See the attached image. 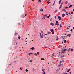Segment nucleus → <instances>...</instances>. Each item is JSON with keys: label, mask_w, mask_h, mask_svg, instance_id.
Segmentation results:
<instances>
[{"label": "nucleus", "mask_w": 74, "mask_h": 74, "mask_svg": "<svg viewBox=\"0 0 74 74\" xmlns=\"http://www.w3.org/2000/svg\"><path fill=\"white\" fill-rule=\"evenodd\" d=\"M56 25L57 26V27L59 26V23H58V21H56Z\"/></svg>", "instance_id": "1"}, {"label": "nucleus", "mask_w": 74, "mask_h": 74, "mask_svg": "<svg viewBox=\"0 0 74 74\" xmlns=\"http://www.w3.org/2000/svg\"><path fill=\"white\" fill-rule=\"evenodd\" d=\"M50 25H52V26H54V24L52 23H51L50 24Z\"/></svg>", "instance_id": "2"}, {"label": "nucleus", "mask_w": 74, "mask_h": 74, "mask_svg": "<svg viewBox=\"0 0 74 74\" xmlns=\"http://www.w3.org/2000/svg\"><path fill=\"white\" fill-rule=\"evenodd\" d=\"M40 38H43V37L42 36V35H41V33H40Z\"/></svg>", "instance_id": "3"}, {"label": "nucleus", "mask_w": 74, "mask_h": 74, "mask_svg": "<svg viewBox=\"0 0 74 74\" xmlns=\"http://www.w3.org/2000/svg\"><path fill=\"white\" fill-rule=\"evenodd\" d=\"M58 18L59 20H61V17H60V16H58Z\"/></svg>", "instance_id": "4"}, {"label": "nucleus", "mask_w": 74, "mask_h": 74, "mask_svg": "<svg viewBox=\"0 0 74 74\" xmlns=\"http://www.w3.org/2000/svg\"><path fill=\"white\" fill-rule=\"evenodd\" d=\"M61 53H64V50H62L61 51Z\"/></svg>", "instance_id": "5"}, {"label": "nucleus", "mask_w": 74, "mask_h": 74, "mask_svg": "<svg viewBox=\"0 0 74 74\" xmlns=\"http://www.w3.org/2000/svg\"><path fill=\"white\" fill-rule=\"evenodd\" d=\"M71 48H69V49H68L67 50V51H68V52H70L71 51Z\"/></svg>", "instance_id": "6"}, {"label": "nucleus", "mask_w": 74, "mask_h": 74, "mask_svg": "<svg viewBox=\"0 0 74 74\" xmlns=\"http://www.w3.org/2000/svg\"><path fill=\"white\" fill-rule=\"evenodd\" d=\"M61 1H62V0H60L59 1L58 4H60V3H61Z\"/></svg>", "instance_id": "7"}, {"label": "nucleus", "mask_w": 74, "mask_h": 74, "mask_svg": "<svg viewBox=\"0 0 74 74\" xmlns=\"http://www.w3.org/2000/svg\"><path fill=\"white\" fill-rule=\"evenodd\" d=\"M50 31L51 32H53L54 31V30H53V29H51L50 30Z\"/></svg>", "instance_id": "8"}, {"label": "nucleus", "mask_w": 74, "mask_h": 74, "mask_svg": "<svg viewBox=\"0 0 74 74\" xmlns=\"http://www.w3.org/2000/svg\"><path fill=\"white\" fill-rule=\"evenodd\" d=\"M40 11H43V9L41 8L40 9Z\"/></svg>", "instance_id": "9"}, {"label": "nucleus", "mask_w": 74, "mask_h": 74, "mask_svg": "<svg viewBox=\"0 0 74 74\" xmlns=\"http://www.w3.org/2000/svg\"><path fill=\"white\" fill-rule=\"evenodd\" d=\"M64 16H65V14H62V17H64Z\"/></svg>", "instance_id": "10"}, {"label": "nucleus", "mask_w": 74, "mask_h": 74, "mask_svg": "<svg viewBox=\"0 0 74 74\" xmlns=\"http://www.w3.org/2000/svg\"><path fill=\"white\" fill-rule=\"evenodd\" d=\"M14 35L15 36H17L18 35V33H15V34H14Z\"/></svg>", "instance_id": "11"}, {"label": "nucleus", "mask_w": 74, "mask_h": 74, "mask_svg": "<svg viewBox=\"0 0 74 74\" xmlns=\"http://www.w3.org/2000/svg\"><path fill=\"white\" fill-rule=\"evenodd\" d=\"M62 11H65V12H66V11L65 10V9H62Z\"/></svg>", "instance_id": "12"}, {"label": "nucleus", "mask_w": 74, "mask_h": 74, "mask_svg": "<svg viewBox=\"0 0 74 74\" xmlns=\"http://www.w3.org/2000/svg\"><path fill=\"white\" fill-rule=\"evenodd\" d=\"M71 52H73V49L72 48H71Z\"/></svg>", "instance_id": "13"}, {"label": "nucleus", "mask_w": 74, "mask_h": 74, "mask_svg": "<svg viewBox=\"0 0 74 74\" xmlns=\"http://www.w3.org/2000/svg\"><path fill=\"white\" fill-rule=\"evenodd\" d=\"M50 16H51V15L49 14V15L47 16V18H49V17H50Z\"/></svg>", "instance_id": "14"}, {"label": "nucleus", "mask_w": 74, "mask_h": 74, "mask_svg": "<svg viewBox=\"0 0 74 74\" xmlns=\"http://www.w3.org/2000/svg\"><path fill=\"white\" fill-rule=\"evenodd\" d=\"M71 34H69V35H67V36H68L69 37H70Z\"/></svg>", "instance_id": "15"}, {"label": "nucleus", "mask_w": 74, "mask_h": 74, "mask_svg": "<svg viewBox=\"0 0 74 74\" xmlns=\"http://www.w3.org/2000/svg\"><path fill=\"white\" fill-rule=\"evenodd\" d=\"M62 6V5H61L60 6V7L59 8V9H60V8H61V7Z\"/></svg>", "instance_id": "16"}, {"label": "nucleus", "mask_w": 74, "mask_h": 74, "mask_svg": "<svg viewBox=\"0 0 74 74\" xmlns=\"http://www.w3.org/2000/svg\"><path fill=\"white\" fill-rule=\"evenodd\" d=\"M70 70V69H69V70H67V72H69Z\"/></svg>", "instance_id": "17"}, {"label": "nucleus", "mask_w": 74, "mask_h": 74, "mask_svg": "<svg viewBox=\"0 0 74 74\" xmlns=\"http://www.w3.org/2000/svg\"><path fill=\"white\" fill-rule=\"evenodd\" d=\"M37 54L38 55H39L40 52H37Z\"/></svg>", "instance_id": "18"}, {"label": "nucleus", "mask_w": 74, "mask_h": 74, "mask_svg": "<svg viewBox=\"0 0 74 74\" xmlns=\"http://www.w3.org/2000/svg\"><path fill=\"white\" fill-rule=\"evenodd\" d=\"M31 49H32V50H33L34 49V47H32L30 48Z\"/></svg>", "instance_id": "19"}, {"label": "nucleus", "mask_w": 74, "mask_h": 74, "mask_svg": "<svg viewBox=\"0 0 74 74\" xmlns=\"http://www.w3.org/2000/svg\"><path fill=\"white\" fill-rule=\"evenodd\" d=\"M64 43H66V42H67V41H66V40H64Z\"/></svg>", "instance_id": "20"}, {"label": "nucleus", "mask_w": 74, "mask_h": 74, "mask_svg": "<svg viewBox=\"0 0 74 74\" xmlns=\"http://www.w3.org/2000/svg\"><path fill=\"white\" fill-rule=\"evenodd\" d=\"M57 38L56 39V41H57V40H58V39H59V38L58 37V36L57 37Z\"/></svg>", "instance_id": "21"}, {"label": "nucleus", "mask_w": 74, "mask_h": 74, "mask_svg": "<svg viewBox=\"0 0 74 74\" xmlns=\"http://www.w3.org/2000/svg\"><path fill=\"white\" fill-rule=\"evenodd\" d=\"M38 2H41V0H38Z\"/></svg>", "instance_id": "22"}, {"label": "nucleus", "mask_w": 74, "mask_h": 74, "mask_svg": "<svg viewBox=\"0 0 74 74\" xmlns=\"http://www.w3.org/2000/svg\"><path fill=\"white\" fill-rule=\"evenodd\" d=\"M72 7V5H71L69 6V8H70V7Z\"/></svg>", "instance_id": "23"}, {"label": "nucleus", "mask_w": 74, "mask_h": 74, "mask_svg": "<svg viewBox=\"0 0 74 74\" xmlns=\"http://www.w3.org/2000/svg\"><path fill=\"white\" fill-rule=\"evenodd\" d=\"M53 56H54V55L52 54L51 57H52V58H53Z\"/></svg>", "instance_id": "24"}, {"label": "nucleus", "mask_w": 74, "mask_h": 74, "mask_svg": "<svg viewBox=\"0 0 74 74\" xmlns=\"http://www.w3.org/2000/svg\"><path fill=\"white\" fill-rule=\"evenodd\" d=\"M54 31L52 32V34H54Z\"/></svg>", "instance_id": "25"}, {"label": "nucleus", "mask_w": 74, "mask_h": 74, "mask_svg": "<svg viewBox=\"0 0 74 74\" xmlns=\"http://www.w3.org/2000/svg\"><path fill=\"white\" fill-rule=\"evenodd\" d=\"M60 28L62 27V25H61V24H60Z\"/></svg>", "instance_id": "26"}, {"label": "nucleus", "mask_w": 74, "mask_h": 74, "mask_svg": "<svg viewBox=\"0 0 74 74\" xmlns=\"http://www.w3.org/2000/svg\"><path fill=\"white\" fill-rule=\"evenodd\" d=\"M52 21V18L50 19V21Z\"/></svg>", "instance_id": "27"}, {"label": "nucleus", "mask_w": 74, "mask_h": 74, "mask_svg": "<svg viewBox=\"0 0 74 74\" xmlns=\"http://www.w3.org/2000/svg\"><path fill=\"white\" fill-rule=\"evenodd\" d=\"M32 55V54H33V53H30L29 54V55Z\"/></svg>", "instance_id": "28"}, {"label": "nucleus", "mask_w": 74, "mask_h": 74, "mask_svg": "<svg viewBox=\"0 0 74 74\" xmlns=\"http://www.w3.org/2000/svg\"><path fill=\"white\" fill-rule=\"evenodd\" d=\"M68 3V2L67 1H66L65 2V4H67Z\"/></svg>", "instance_id": "29"}, {"label": "nucleus", "mask_w": 74, "mask_h": 74, "mask_svg": "<svg viewBox=\"0 0 74 74\" xmlns=\"http://www.w3.org/2000/svg\"><path fill=\"white\" fill-rule=\"evenodd\" d=\"M26 72H27L28 71V70H27V69H26L25 70Z\"/></svg>", "instance_id": "30"}, {"label": "nucleus", "mask_w": 74, "mask_h": 74, "mask_svg": "<svg viewBox=\"0 0 74 74\" xmlns=\"http://www.w3.org/2000/svg\"><path fill=\"white\" fill-rule=\"evenodd\" d=\"M29 62H32V60H31L29 61Z\"/></svg>", "instance_id": "31"}, {"label": "nucleus", "mask_w": 74, "mask_h": 74, "mask_svg": "<svg viewBox=\"0 0 74 74\" xmlns=\"http://www.w3.org/2000/svg\"><path fill=\"white\" fill-rule=\"evenodd\" d=\"M37 53H35L34 54V55H35V56H37Z\"/></svg>", "instance_id": "32"}, {"label": "nucleus", "mask_w": 74, "mask_h": 74, "mask_svg": "<svg viewBox=\"0 0 74 74\" xmlns=\"http://www.w3.org/2000/svg\"><path fill=\"white\" fill-rule=\"evenodd\" d=\"M49 1V2L48 1L47 2V4H49V1Z\"/></svg>", "instance_id": "33"}, {"label": "nucleus", "mask_w": 74, "mask_h": 74, "mask_svg": "<svg viewBox=\"0 0 74 74\" xmlns=\"http://www.w3.org/2000/svg\"><path fill=\"white\" fill-rule=\"evenodd\" d=\"M44 70H45L44 69H42V71H44Z\"/></svg>", "instance_id": "34"}, {"label": "nucleus", "mask_w": 74, "mask_h": 74, "mask_svg": "<svg viewBox=\"0 0 74 74\" xmlns=\"http://www.w3.org/2000/svg\"><path fill=\"white\" fill-rule=\"evenodd\" d=\"M41 60H44V59L42 58H41Z\"/></svg>", "instance_id": "35"}, {"label": "nucleus", "mask_w": 74, "mask_h": 74, "mask_svg": "<svg viewBox=\"0 0 74 74\" xmlns=\"http://www.w3.org/2000/svg\"><path fill=\"white\" fill-rule=\"evenodd\" d=\"M71 14H73V12H71Z\"/></svg>", "instance_id": "36"}, {"label": "nucleus", "mask_w": 74, "mask_h": 74, "mask_svg": "<svg viewBox=\"0 0 74 74\" xmlns=\"http://www.w3.org/2000/svg\"><path fill=\"white\" fill-rule=\"evenodd\" d=\"M62 61H60V64H61V63H62Z\"/></svg>", "instance_id": "37"}, {"label": "nucleus", "mask_w": 74, "mask_h": 74, "mask_svg": "<svg viewBox=\"0 0 74 74\" xmlns=\"http://www.w3.org/2000/svg\"><path fill=\"white\" fill-rule=\"evenodd\" d=\"M66 15H68V14H68V13H67V12H66Z\"/></svg>", "instance_id": "38"}, {"label": "nucleus", "mask_w": 74, "mask_h": 74, "mask_svg": "<svg viewBox=\"0 0 74 74\" xmlns=\"http://www.w3.org/2000/svg\"><path fill=\"white\" fill-rule=\"evenodd\" d=\"M32 70H33V71H34V70H35L34 69V68H33V69H32Z\"/></svg>", "instance_id": "39"}, {"label": "nucleus", "mask_w": 74, "mask_h": 74, "mask_svg": "<svg viewBox=\"0 0 74 74\" xmlns=\"http://www.w3.org/2000/svg\"><path fill=\"white\" fill-rule=\"evenodd\" d=\"M48 72H50V70L49 69H48Z\"/></svg>", "instance_id": "40"}, {"label": "nucleus", "mask_w": 74, "mask_h": 74, "mask_svg": "<svg viewBox=\"0 0 74 74\" xmlns=\"http://www.w3.org/2000/svg\"><path fill=\"white\" fill-rule=\"evenodd\" d=\"M68 8V7H67H67H66L65 8V9H67V8Z\"/></svg>", "instance_id": "41"}, {"label": "nucleus", "mask_w": 74, "mask_h": 74, "mask_svg": "<svg viewBox=\"0 0 74 74\" xmlns=\"http://www.w3.org/2000/svg\"><path fill=\"white\" fill-rule=\"evenodd\" d=\"M55 19H56V16H55Z\"/></svg>", "instance_id": "42"}, {"label": "nucleus", "mask_w": 74, "mask_h": 74, "mask_svg": "<svg viewBox=\"0 0 74 74\" xmlns=\"http://www.w3.org/2000/svg\"><path fill=\"white\" fill-rule=\"evenodd\" d=\"M63 5V2H62L61 4V5Z\"/></svg>", "instance_id": "43"}, {"label": "nucleus", "mask_w": 74, "mask_h": 74, "mask_svg": "<svg viewBox=\"0 0 74 74\" xmlns=\"http://www.w3.org/2000/svg\"><path fill=\"white\" fill-rule=\"evenodd\" d=\"M61 56H62V57H63L64 56H63V55H62V54Z\"/></svg>", "instance_id": "44"}, {"label": "nucleus", "mask_w": 74, "mask_h": 74, "mask_svg": "<svg viewBox=\"0 0 74 74\" xmlns=\"http://www.w3.org/2000/svg\"><path fill=\"white\" fill-rule=\"evenodd\" d=\"M61 66V65L59 64V65L58 66V67H59V66Z\"/></svg>", "instance_id": "45"}, {"label": "nucleus", "mask_w": 74, "mask_h": 74, "mask_svg": "<svg viewBox=\"0 0 74 74\" xmlns=\"http://www.w3.org/2000/svg\"><path fill=\"white\" fill-rule=\"evenodd\" d=\"M69 74H71V72H69Z\"/></svg>", "instance_id": "46"}, {"label": "nucleus", "mask_w": 74, "mask_h": 74, "mask_svg": "<svg viewBox=\"0 0 74 74\" xmlns=\"http://www.w3.org/2000/svg\"><path fill=\"white\" fill-rule=\"evenodd\" d=\"M45 19V17H44L42 19Z\"/></svg>", "instance_id": "47"}, {"label": "nucleus", "mask_w": 74, "mask_h": 74, "mask_svg": "<svg viewBox=\"0 0 74 74\" xmlns=\"http://www.w3.org/2000/svg\"><path fill=\"white\" fill-rule=\"evenodd\" d=\"M72 31H73V29H72L71 30V32H72Z\"/></svg>", "instance_id": "48"}, {"label": "nucleus", "mask_w": 74, "mask_h": 74, "mask_svg": "<svg viewBox=\"0 0 74 74\" xmlns=\"http://www.w3.org/2000/svg\"><path fill=\"white\" fill-rule=\"evenodd\" d=\"M20 70H22V69L21 68H20Z\"/></svg>", "instance_id": "49"}, {"label": "nucleus", "mask_w": 74, "mask_h": 74, "mask_svg": "<svg viewBox=\"0 0 74 74\" xmlns=\"http://www.w3.org/2000/svg\"><path fill=\"white\" fill-rule=\"evenodd\" d=\"M57 56H58V57H59V55Z\"/></svg>", "instance_id": "50"}, {"label": "nucleus", "mask_w": 74, "mask_h": 74, "mask_svg": "<svg viewBox=\"0 0 74 74\" xmlns=\"http://www.w3.org/2000/svg\"><path fill=\"white\" fill-rule=\"evenodd\" d=\"M20 38H21V37H18V39H20Z\"/></svg>", "instance_id": "51"}, {"label": "nucleus", "mask_w": 74, "mask_h": 74, "mask_svg": "<svg viewBox=\"0 0 74 74\" xmlns=\"http://www.w3.org/2000/svg\"><path fill=\"white\" fill-rule=\"evenodd\" d=\"M67 30H68V29H69V27H67Z\"/></svg>", "instance_id": "52"}, {"label": "nucleus", "mask_w": 74, "mask_h": 74, "mask_svg": "<svg viewBox=\"0 0 74 74\" xmlns=\"http://www.w3.org/2000/svg\"><path fill=\"white\" fill-rule=\"evenodd\" d=\"M43 74H45V72H44L43 73Z\"/></svg>", "instance_id": "53"}, {"label": "nucleus", "mask_w": 74, "mask_h": 74, "mask_svg": "<svg viewBox=\"0 0 74 74\" xmlns=\"http://www.w3.org/2000/svg\"><path fill=\"white\" fill-rule=\"evenodd\" d=\"M57 10H56V12H57Z\"/></svg>", "instance_id": "54"}, {"label": "nucleus", "mask_w": 74, "mask_h": 74, "mask_svg": "<svg viewBox=\"0 0 74 74\" xmlns=\"http://www.w3.org/2000/svg\"><path fill=\"white\" fill-rule=\"evenodd\" d=\"M66 49H65L64 50V52H65V51H66Z\"/></svg>", "instance_id": "55"}, {"label": "nucleus", "mask_w": 74, "mask_h": 74, "mask_svg": "<svg viewBox=\"0 0 74 74\" xmlns=\"http://www.w3.org/2000/svg\"><path fill=\"white\" fill-rule=\"evenodd\" d=\"M55 5V3H54L53 4V5Z\"/></svg>", "instance_id": "56"}, {"label": "nucleus", "mask_w": 74, "mask_h": 74, "mask_svg": "<svg viewBox=\"0 0 74 74\" xmlns=\"http://www.w3.org/2000/svg\"><path fill=\"white\" fill-rule=\"evenodd\" d=\"M67 68H66V71H67Z\"/></svg>", "instance_id": "57"}, {"label": "nucleus", "mask_w": 74, "mask_h": 74, "mask_svg": "<svg viewBox=\"0 0 74 74\" xmlns=\"http://www.w3.org/2000/svg\"><path fill=\"white\" fill-rule=\"evenodd\" d=\"M70 12H69V13H68V14H69V15H70Z\"/></svg>", "instance_id": "58"}, {"label": "nucleus", "mask_w": 74, "mask_h": 74, "mask_svg": "<svg viewBox=\"0 0 74 74\" xmlns=\"http://www.w3.org/2000/svg\"><path fill=\"white\" fill-rule=\"evenodd\" d=\"M68 27H70V26H69Z\"/></svg>", "instance_id": "59"}, {"label": "nucleus", "mask_w": 74, "mask_h": 74, "mask_svg": "<svg viewBox=\"0 0 74 74\" xmlns=\"http://www.w3.org/2000/svg\"><path fill=\"white\" fill-rule=\"evenodd\" d=\"M9 65H11V64H9Z\"/></svg>", "instance_id": "60"}, {"label": "nucleus", "mask_w": 74, "mask_h": 74, "mask_svg": "<svg viewBox=\"0 0 74 74\" xmlns=\"http://www.w3.org/2000/svg\"><path fill=\"white\" fill-rule=\"evenodd\" d=\"M47 34H45V35H47Z\"/></svg>", "instance_id": "61"}, {"label": "nucleus", "mask_w": 74, "mask_h": 74, "mask_svg": "<svg viewBox=\"0 0 74 74\" xmlns=\"http://www.w3.org/2000/svg\"><path fill=\"white\" fill-rule=\"evenodd\" d=\"M25 16H26V14H25Z\"/></svg>", "instance_id": "62"}, {"label": "nucleus", "mask_w": 74, "mask_h": 74, "mask_svg": "<svg viewBox=\"0 0 74 74\" xmlns=\"http://www.w3.org/2000/svg\"><path fill=\"white\" fill-rule=\"evenodd\" d=\"M45 16L46 17H47V15H45Z\"/></svg>", "instance_id": "63"}, {"label": "nucleus", "mask_w": 74, "mask_h": 74, "mask_svg": "<svg viewBox=\"0 0 74 74\" xmlns=\"http://www.w3.org/2000/svg\"><path fill=\"white\" fill-rule=\"evenodd\" d=\"M20 25L19 23H18V25Z\"/></svg>", "instance_id": "64"}]
</instances>
